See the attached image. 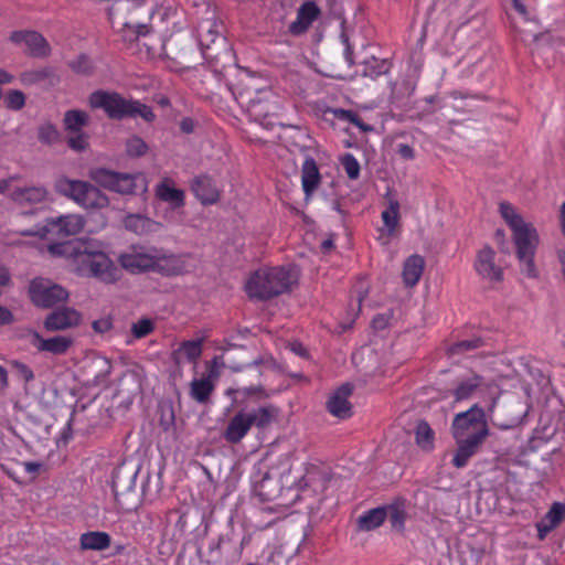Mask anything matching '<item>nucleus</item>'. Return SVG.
Here are the masks:
<instances>
[{
    "label": "nucleus",
    "mask_w": 565,
    "mask_h": 565,
    "mask_svg": "<svg viewBox=\"0 0 565 565\" xmlns=\"http://www.w3.org/2000/svg\"><path fill=\"white\" fill-rule=\"evenodd\" d=\"M332 477L331 468L319 459L303 465L302 473L292 476V462L289 455H281L273 465L259 484V495L271 501L279 497L282 489H296L306 494H320L327 490Z\"/></svg>",
    "instance_id": "obj_1"
},
{
    "label": "nucleus",
    "mask_w": 565,
    "mask_h": 565,
    "mask_svg": "<svg viewBox=\"0 0 565 565\" xmlns=\"http://www.w3.org/2000/svg\"><path fill=\"white\" fill-rule=\"evenodd\" d=\"M499 213L511 231L521 271L529 278H537L535 255L540 245V234L536 227L525 221L516 207L507 201L499 204Z\"/></svg>",
    "instance_id": "obj_2"
},
{
    "label": "nucleus",
    "mask_w": 565,
    "mask_h": 565,
    "mask_svg": "<svg viewBox=\"0 0 565 565\" xmlns=\"http://www.w3.org/2000/svg\"><path fill=\"white\" fill-rule=\"evenodd\" d=\"M114 29L122 33L126 41L137 40L149 33V24L153 10L143 0H118L108 11Z\"/></svg>",
    "instance_id": "obj_3"
},
{
    "label": "nucleus",
    "mask_w": 565,
    "mask_h": 565,
    "mask_svg": "<svg viewBox=\"0 0 565 565\" xmlns=\"http://www.w3.org/2000/svg\"><path fill=\"white\" fill-rule=\"evenodd\" d=\"M297 279L291 266L263 267L248 278L245 290L253 299L267 300L289 291Z\"/></svg>",
    "instance_id": "obj_4"
},
{
    "label": "nucleus",
    "mask_w": 565,
    "mask_h": 565,
    "mask_svg": "<svg viewBox=\"0 0 565 565\" xmlns=\"http://www.w3.org/2000/svg\"><path fill=\"white\" fill-rule=\"evenodd\" d=\"M74 271L87 278L113 285L121 278V270L97 242H85L76 256Z\"/></svg>",
    "instance_id": "obj_5"
},
{
    "label": "nucleus",
    "mask_w": 565,
    "mask_h": 565,
    "mask_svg": "<svg viewBox=\"0 0 565 565\" xmlns=\"http://www.w3.org/2000/svg\"><path fill=\"white\" fill-rule=\"evenodd\" d=\"M88 104L93 109H103L110 119L125 117H141L146 121L154 119L151 107L139 100L126 99L116 92L95 90L89 95Z\"/></svg>",
    "instance_id": "obj_6"
},
{
    "label": "nucleus",
    "mask_w": 565,
    "mask_h": 565,
    "mask_svg": "<svg viewBox=\"0 0 565 565\" xmlns=\"http://www.w3.org/2000/svg\"><path fill=\"white\" fill-rule=\"evenodd\" d=\"M278 414V408L271 404L252 409H241L230 418L222 436L230 444H238L247 436L253 426L265 429L277 419Z\"/></svg>",
    "instance_id": "obj_7"
},
{
    "label": "nucleus",
    "mask_w": 565,
    "mask_h": 565,
    "mask_svg": "<svg viewBox=\"0 0 565 565\" xmlns=\"http://www.w3.org/2000/svg\"><path fill=\"white\" fill-rule=\"evenodd\" d=\"M54 190L85 210H102L109 204L107 195L87 181L61 175L54 181Z\"/></svg>",
    "instance_id": "obj_8"
},
{
    "label": "nucleus",
    "mask_w": 565,
    "mask_h": 565,
    "mask_svg": "<svg viewBox=\"0 0 565 565\" xmlns=\"http://www.w3.org/2000/svg\"><path fill=\"white\" fill-rule=\"evenodd\" d=\"M156 247L132 245L118 257L120 266L130 274L152 271Z\"/></svg>",
    "instance_id": "obj_9"
},
{
    "label": "nucleus",
    "mask_w": 565,
    "mask_h": 565,
    "mask_svg": "<svg viewBox=\"0 0 565 565\" xmlns=\"http://www.w3.org/2000/svg\"><path fill=\"white\" fill-rule=\"evenodd\" d=\"M30 296L38 307L50 308L65 301L68 292L49 280L34 279L30 286Z\"/></svg>",
    "instance_id": "obj_10"
},
{
    "label": "nucleus",
    "mask_w": 565,
    "mask_h": 565,
    "mask_svg": "<svg viewBox=\"0 0 565 565\" xmlns=\"http://www.w3.org/2000/svg\"><path fill=\"white\" fill-rule=\"evenodd\" d=\"M85 225V220L78 214L62 215L56 218H52L49 222L50 228L42 227L40 231H23L22 235H39L45 237L47 232H55L63 236H72L78 234Z\"/></svg>",
    "instance_id": "obj_11"
},
{
    "label": "nucleus",
    "mask_w": 565,
    "mask_h": 565,
    "mask_svg": "<svg viewBox=\"0 0 565 565\" xmlns=\"http://www.w3.org/2000/svg\"><path fill=\"white\" fill-rule=\"evenodd\" d=\"M90 178L103 186L122 194L135 191V178L130 174L117 173L107 169H95Z\"/></svg>",
    "instance_id": "obj_12"
},
{
    "label": "nucleus",
    "mask_w": 565,
    "mask_h": 565,
    "mask_svg": "<svg viewBox=\"0 0 565 565\" xmlns=\"http://www.w3.org/2000/svg\"><path fill=\"white\" fill-rule=\"evenodd\" d=\"M484 417L486 413L478 404L472 405L466 412L457 414L452 423L455 438L457 440L466 438L468 434L472 433L470 429H475L479 425L482 426V429L486 428Z\"/></svg>",
    "instance_id": "obj_13"
},
{
    "label": "nucleus",
    "mask_w": 565,
    "mask_h": 565,
    "mask_svg": "<svg viewBox=\"0 0 565 565\" xmlns=\"http://www.w3.org/2000/svg\"><path fill=\"white\" fill-rule=\"evenodd\" d=\"M152 271L162 276L172 277L189 271L188 256L175 254H163L157 248Z\"/></svg>",
    "instance_id": "obj_14"
},
{
    "label": "nucleus",
    "mask_w": 565,
    "mask_h": 565,
    "mask_svg": "<svg viewBox=\"0 0 565 565\" xmlns=\"http://www.w3.org/2000/svg\"><path fill=\"white\" fill-rule=\"evenodd\" d=\"M81 313L70 307H62L50 312L44 319V329L49 332H57L77 327L81 323Z\"/></svg>",
    "instance_id": "obj_15"
},
{
    "label": "nucleus",
    "mask_w": 565,
    "mask_h": 565,
    "mask_svg": "<svg viewBox=\"0 0 565 565\" xmlns=\"http://www.w3.org/2000/svg\"><path fill=\"white\" fill-rule=\"evenodd\" d=\"M30 343L39 352H47L53 355H64L74 344V339L70 335L63 334L43 338L39 332L32 331Z\"/></svg>",
    "instance_id": "obj_16"
},
{
    "label": "nucleus",
    "mask_w": 565,
    "mask_h": 565,
    "mask_svg": "<svg viewBox=\"0 0 565 565\" xmlns=\"http://www.w3.org/2000/svg\"><path fill=\"white\" fill-rule=\"evenodd\" d=\"M488 435V429L483 428L480 430H475L471 434H468L466 438H460L457 440L458 448L452 458V465L456 468H463L469 459L476 454L478 447L481 445L486 436Z\"/></svg>",
    "instance_id": "obj_17"
},
{
    "label": "nucleus",
    "mask_w": 565,
    "mask_h": 565,
    "mask_svg": "<svg viewBox=\"0 0 565 565\" xmlns=\"http://www.w3.org/2000/svg\"><path fill=\"white\" fill-rule=\"evenodd\" d=\"M10 41L18 46H24L32 56H45L50 52L46 40L35 31H13Z\"/></svg>",
    "instance_id": "obj_18"
},
{
    "label": "nucleus",
    "mask_w": 565,
    "mask_h": 565,
    "mask_svg": "<svg viewBox=\"0 0 565 565\" xmlns=\"http://www.w3.org/2000/svg\"><path fill=\"white\" fill-rule=\"evenodd\" d=\"M494 258L495 252L490 246H484L477 254L475 269L483 279L500 281L503 277V271L495 264Z\"/></svg>",
    "instance_id": "obj_19"
},
{
    "label": "nucleus",
    "mask_w": 565,
    "mask_h": 565,
    "mask_svg": "<svg viewBox=\"0 0 565 565\" xmlns=\"http://www.w3.org/2000/svg\"><path fill=\"white\" fill-rule=\"evenodd\" d=\"M221 29L222 26L215 20L207 19L199 23V43L205 57H214L209 51L212 49V44H215L217 41H220L222 46H226L225 38L221 36Z\"/></svg>",
    "instance_id": "obj_20"
},
{
    "label": "nucleus",
    "mask_w": 565,
    "mask_h": 565,
    "mask_svg": "<svg viewBox=\"0 0 565 565\" xmlns=\"http://www.w3.org/2000/svg\"><path fill=\"white\" fill-rule=\"evenodd\" d=\"M352 390V385L345 383L330 395L327 402V408L331 415L341 419L348 418L352 415V407L349 402Z\"/></svg>",
    "instance_id": "obj_21"
},
{
    "label": "nucleus",
    "mask_w": 565,
    "mask_h": 565,
    "mask_svg": "<svg viewBox=\"0 0 565 565\" xmlns=\"http://www.w3.org/2000/svg\"><path fill=\"white\" fill-rule=\"evenodd\" d=\"M191 190L203 205L214 204L220 199V192L207 174L196 175L191 182Z\"/></svg>",
    "instance_id": "obj_22"
},
{
    "label": "nucleus",
    "mask_w": 565,
    "mask_h": 565,
    "mask_svg": "<svg viewBox=\"0 0 565 565\" xmlns=\"http://www.w3.org/2000/svg\"><path fill=\"white\" fill-rule=\"evenodd\" d=\"M156 196L169 203L172 209H180L185 204V192L175 186L171 178H163L154 188Z\"/></svg>",
    "instance_id": "obj_23"
},
{
    "label": "nucleus",
    "mask_w": 565,
    "mask_h": 565,
    "mask_svg": "<svg viewBox=\"0 0 565 565\" xmlns=\"http://www.w3.org/2000/svg\"><path fill=\"white\" fill-rule=\"evenodd\" d=\"M320 13L319 7L313 1L301 4L297 11V18L289 24V32L299 35L307 31Z\"/></svg>",
    "instance_id": "obj_24"
},
{
    "label": "nucleus",
    "mask_w": 565,
    "mask_h": 565,
    "mask_svg": "<svg viewBox=\"0 0 565 565\" xmlns=\"http://www.w3.org/2000/svg\"><path fill=\"white\" fill-rule=\"evenodd\" d=\"M564 518L565 504L554 502L543 519L536 523L539 540H544L551 531L561 524Z\"/></svg>",
    "instance_id": "obj_25"
},
{
    "label": "nucleus",
    "mask_w": 565,
    "mask_h": 565,
    "mask_svg": "<svg viewBox=\"0 0 565 565\" xmlns=\"http://www.w3.org/2000/svg\"><path fill=\"white\" fill-rule=\"evenodd\" d=\"M494 406H495V401L492 402L491 406L488 409V417L493 423V425H495L500 429H504V430L511 429V428H514V427L521 425L529 413V407L527 406L522 407L523 406L522 403L518 401L514 404H512L511 407L520 408L519 412L516 414H514L513 416H511L510 418L501 420L494 414Z\"/></svg>",
    "instance_id": "obj_26"
},
{
    "label": "nucleus",
    "mask_w": 565,
    "mask_h": 565,
    "mask_svg": "<svg viewBox=\"0 0 565 565\" xmlns=\"http://www.w3.org/2000/svg\"><path fill=\"white\" fill-rule=\"evenodd\" d=\"M425 268V260L422 256L415 254L409 256L403 266V281L407 287H414L418 284Z\"/></svg>",
    "instance_id": "obj_27"
},
{
    "label": "nucleus",
    "mask_w": 565,
    "mask_h": 565,
    "mask_svg": "<svg viewBox=\"0 0 565 565\" xmlns=\"http://www.w3.org/2000/svg\"><path fill=\"white\" fill-rule=\"evenodd\" d=\"M203 340L183 341L173 352V360L177 364L184 362L195 363L202 354Z\"/></svg>",
    "instance_id": "obj_28"
},
{
    "label": "nucleus",
    "mask_w": 565,
    "mask_h": 565,
    "mask_svg": "<svg viewBox=\"0 0 565 565\" xmlns=\"http://www.w3.org/2000/svg\"><path fill=\"white\" fill-rule=\"evenodd\" d=\"M301 183L303 192L309 196L317 190L320 183V173L317 162L313 158L308 157L302 163Z\"/></svg>",
    "instance_id": "obj_29"
},
{
    "label": "nucleus",
    "mask_w": 565,
    "mask_h": 565,
    "mask_svg": "<svg viewBox=\"0 0 565 565\" xmlns=\"http://www.w3.org/2000/svg\"><path fill=\"white\" fill-rule=\"evenodd\" d=\"M110 535L100 531H88L79 537V545L83 551H105L110 546Z\"/></svg>",
    "instance_id": "obj_30"
},
{
    "label": "nucleus",
    "mask_w": 565,
    "mask_h": 565,
    "mask_svg": "<svg viewBox=\"0 0 565 565\" xmlns=\"http://www.w3.org/2000/svg\"><path fill=\"white\" fill-rule=\"evenodd\" d=\"M47 191L42 185L18 188L13 190L11 198L19 204H38L46 200Z\"/></svg>",
    "instance_id": "obj_31"
},
{
    "label": "nucleus",
    "mask_w": 565,
    "mask_h": 565,
    "mask_svg": "<svg viewBox=\"0 0 565 565\" xmlns=\"http://www.w3.org/2000/svg\"><path fill=\"white\" fill-rule=\"evenodd\" d=\"M214 388L215 384L211 374L201 379H193L190 383V396L195 402L205 404L210 401Z\"/></svg>",
    "instance_id": "obj_32"
},
{
    "label": "nucleus",
    "mask_w": 565,
    "mask_h": 565,
    "mask_svg": "<svg viewBox=\"0 0 565 565\" xmlns=\"http://www.w3.org/2000/svg\"><path fill=\"white\" fill-rule=\"evenodd\" d=\"M125 227L138 235H145L158 231L160 224L141 214H130L124 220Z\"/></svg>",
    "instance_id": "obj_33"
},
{
    "label": "nucleus",
    "mask_w": 565,
    "mask_h": 565,
    "mask_svg": "<svg viewBox=\"0 0 565 565\" xmlns=\"http://www.w3.org/2000/svg\"><path fill=\"white\" fill-rule=\"evenodd\" d=\"M387 516L386 508L379 507L375 509H371L367 512L363 513L358 519L359 529L362 531H372L379 527L385 521Z\"/></svg>",
    "instance_id": "obj_34"
},
{
    "label": "nucleus",
    "mask_w": 565,
    "mask_h": 565,
    "mask_svg": "<svg viewBox=\"0 0 565 565\" xmlns=\"http://www.w3.org/2000/svg\"><path fill=\"white\" fill-rule=\"evenodd\" d=\"M483 384V379L480 375L472 374L458 383L454 390V396L458 402L468 399Z\"/></svg>",
    "instance_id": "obj_35"
},
{
    "label": "nucleus",
    "mask_w": 565,
    "mask_h": 565,
    "mask_svg": "<svg viewBox=\"0 0 565 565\" xmlns=\"http://www.w3.org/2000/svg\"><path fill=\"white\" fill-rule=\"evenodd\" d=\"M85 242H63L49 245V252L54 256H65L71 259L73 270L76 267V256Z\"/></svg>",
    "instance_id": "obj_36"
},
{
    "label": "nucleus",
    "mask_w": 565,
    "mask_h": 565,
    "mask_svg": "<svg viewBox=\"0 0 565 565\" xmlns=\"http://www.w3.org/2000/svg\"><path fill=\"white\" fill-rule=\"evenodd\" d=\"M89 116L86 111L72 109L64 115L65 129L72 132H79L87 125Z\"/></svg>",
    "instance_id": "obj_37"
},
{
    "label": "nucleus",
    "mask_w": 565,
    "mask_h": 565,
    "mask_svg": "<svg viewBox=\"0 0 565 565\" xmlns=\"http://www.w3.org/2000/svg\"><path fill=\"white\" fill-rule=\"evenodd\" d=\"M416 444L425 451H430L434 448L435 434L429 424L420 420L415 430Z\"/></svg>",
    "instance_id": "obj_38"
},
{
    "label": "nucleus",
    "mask_w": 565,
    "mask_h": 565,
    "mask_svg": "<svg viewBox=\"0 0 565 565\" xmlns=\"http://www.w3.org/2000/svg\"><path fill=\"white\" fill-rule=\"evenodd\" d=\"M398 213L399 203L396 200H391L387 209L382 212V220L388 234H392L398 224Z\"/></svg>",
    "instance_id": "obj_39"
},
{
    "label": "nucleus",
    "mask_w": 565,
    "mask_h": 565,
    "mask_svg": "<svg viewBox=\"0 0 565 565\" xmlns=\"http://www.w3.org/2000/svg\"><path fill=\"white\" fill-rule=\"evenodd\" d=\"M390 65L385 60H377L372 57L371 60L365 61L363 75L376 78L388 72Z\"/></svg>",
    "instance_id": "obj_40"
},
{
    "label": "nucleus",
    "mask_w": 565,
    "mask_h": 565,
    "mask_svg": "<svg viewBox=\"0 0 565 565\" xmlns=\"http://www.w3.org/2000/svg\"><path fill=\"white\" fill-rule=\"evenodd\" d=\"M137 476H138V470L132 471L128 476L127 486L124 487L121 484L122 483L121 482L122 481L121 480V470L120 469L115 470L113 473V481H111V487H113V491H114L115 495H118L121 488H124V490H127V491L134 490Z\"/></svg>",
    "instance_id": "obj_41"
},
{
    "label": "nucleus",
    "mask_w": 565,
    "mask_h": 565,
    "mask_svg": "<svg viewBox=\"0 0 565 565\" xmlns=\"http://www.w3.org/2000/svg\"><path fill=\"white\" fill-rule=\"evenodd\" d=\"M339 118H341L342 120H345V121L350 122L351 125L355 126L362 132H370V131L374 130L373 126H371L369 124H365L361 119V117L356 113H354L352 110L340 109L339 110Z\"/></svg>",
    "instance_id": "obj_42"
},
{
    "label": "nucleus",
    "mask_w": 565,
    "mask_h": 565,
    "mask_svg": "<svg viewBox=\"0 0 565 565\" xmlns=\"http://www.w3.org/2000/svg\"><path fill=\"white\" fill-rule=\"evenodd\" d=\"M126 151L129 157H141L148 151V145L138 136H132L126 141Z\"/></svg>",
    "instance_id": "obj_43"
},
{
    "label": "nucleus",
    "mask_w": 565,
    "mask_h": 565,
    "mask_svg": "<svg viewBox=\"0 0 565 565\" xmlns=\"http://www.w3.org/2000/svg\"><path fill=\"white\" fill-rule=\"evenodd\" d=\"M4 104L8 109L20 110L25 105V95L18 89L9 90L4 97Z\"/></svg>",
    "instance_id": "obj_44"
},
{
    "label": "nucleus",
    "mask_w": 565,
    "mask_h": 565,
    "mask_svg": "<svg viewBox=\"0 0 565 565\" xmlns=\"http://www.w3.org/2000/svg\"><path fill=\"white\" fill-rule=\"evenodd\" d=\"M58 131L51 124H44L39 128L38 138L42 143L53 145L58 140Z\"/></svg>",
    "instance_id": "obj_45"
},
{
    "label": "nucleus",
    "mask_w": 565,
    "mask_h": 565,
    "mask_svg": "<svg viewBox=\"0 0 565 565\" xmlns=\"http://www.w3.org/2000/svg\"><path fill=\"white\" fill-rule=\"evenodd\" d=\"M153 322L148 318H142L131 326V333L135 339L147 337L153 331Z\"/></svg>",
    "instance_id": "obj_46"
},
{
    "label": "nucleus",
    "mask_w": 565,
    "mask_h": 565,
    "mask_svg": "<svg viewBox=\"0 0 565 565\" xmlns=\"http://www.w3.org/2000/svg\"><path fill=\"white\" fill-rule=\"evenodd\" d=\"M11 367H12L14 374L20 380L24 381L25 383H30L34 380V373L28 364H25L21 361L14 360L11 362Z\"/></svg>",
    "instance_id": "obj_47"
},
{
    "label": "nucleus",
    "mask_w": 565,
    "mask_h": 565,
    "mask_svg": "<svg viewBox=\"0 0 565 565\" xmlns=\"http://www.w3.org/2000/svg\"><path fill=\"white\" fill-rule=\"evenodd\" d=\"M342 166L345 170V173L348 174V177L351 180H355L359 178L360 164L353 154H351V153L344 154V157L342 158Z\"/></svg>",
    "instance_id": "obj_48"
},
{
    "label": "nucleus",
    "mask_w": 565,
    "mask_h": 565,
    "mask_svg": "<svg viewBox=\"0 0 565 565\" xmlns=\"http://www.w3.org/2000/svg\"><path fill=\"white\" fill-rule=\"evenodd\" d=\"M387 516L392 526L395 529H402L404 526L405 513L399 505H390L386 508Z\"/></svg>",
    "instance_id": "obj_49"
},
{
    "label": "nucleus",
    "mask_w": 565,
    "mask_h": 565,
    "mask_svg": "<svg viewBox=\"0 0 565 565\" xmlns=\"http://www.w3.org/2000/svg\"><path fill=\"white\" fill-rule=\"evenodd\" d=\"M72 68L79 74L88 75L93 72L94 65L87 55L77 56L72 63Z\"/></svg>",
    "instance_id": "obj_50"
},
{
    "label": "nucleus",
    "mask_w": 565,
    "mask_h": 565,
    "mask_svg": "<svg viewBox=\"0 0 565 565\" xmlns=\"http://www.w3.org/2000/svg\"><path fill=\"white\" fill-rule=\"evenodd\" d=\"M480 344H481V340L479 338L462 340V341H459V342L455 343L454 345H451L450 352L452 354H456V353L470 351V350L479 348Z\"/></svg>",
    "instance_id": "obj_51"
},
{
    "label": "nucleus",
    "mask_w": 565,
    "mask_h": 565,
    "mask_svg": "<svg viewBox=\"0 0 565 565\" xmlns=\"http://www.w3.org/2000/svg\"><path fill=\"white\" fill-rule=\"evenodd\" d=\"M47 77V72L45 70H35L28 71L21 75V81L23 84L32 85L39 83Z\"/></svg>",
    "instance_id": "obj_52"
},
{
    "label": "nucleus",
    "mask_w": 565,
    "mask_h": 565,
    "mask_svg": "<svg viewBox=\"0 0 565 565\" xmlns=\"http://www.w3.org/2000/svg\"><path fill=\"white\" fill-rule=\"evenodd\" d=\"M74 136H71L67 140L70 148L75 151H83L88 147L87 136L79 131L74 132Z\"/></svg>",
    "instance_id": "obj_53"
},
{
    "label": "nucleus",
    "mask_w": 565,
    "mask_h": 565,
    "mask_svg": "<svg viewBox=\"0 0 565 565\" xmlns=\"http://www.w3.org/2000/svg\"><path fill=\"white\" fill-rule=\"evenodd\" d=\"M264 392L262 386H244V387H237L235 390H228L227 394L235 393L236 395H242L245 397L253 396V395H262Z\"/></svg>",
    "instance_id": "obj_54"
},
{
    "label": "nucleus",
    "mask_w": 565,
    "mask_h": 565,
    "mask_svg": "<svg viewBox=\"0 0 565 565\" xmlns=\"http://www.w3.org/2000/svg\"><path fill=\"white\" fill-rule=\"evenodd\" d=\"M249 110L254 116H267L271 107L269 105H263L260 100H250Z\"/></svg>",
    "instance_id": "obj_55"
},
{
    "label": "nucleus",
    "mask_w": 565,
    "mask_h": 565,
    "mask_svg": "<svg viewBox=\"0 0 565 565\" xmlns=\"http://www.w3.org/2000/svg\"><path fill=\"white\" fill-rule=\"evenodd\" d=\"M92 327H93L94 331L97 333H106L113 328V323H111L110 319L103 318V319L95 320L92 323Z\"/></svg>",
    "instance_id": "obj_56"
},
{
    "label": "nucleus",
    "mask_w": 565,
    "mask_h": 565,
    "mask_svg": "<svg viewBox=\"0 0 565 565\" xmlns=\"http://www.w3.org/2000/svg\"><path fill=\"white\" fill-rule=\"evenodd\" d=\"M396 152L401 156V158L405 160H413L415 158V151L413 147L407 143H398Z\"/></svg>",
    "instance_id": "obj_57"
},
{
    "label": "nucleus",
    "mask_w": 565,
    "mask_h": 565,
    "mask_svg": "<svg viewBox=\"0 0 565 565\" xmlns=\"http://www.w3.org/2000/svg\"><path fill=\"white\" fill-rule=\"evenodd\" d=\"M13 320V313L8 308L0 305V326L10 324Z\"/></svg>",
    "instance_id": "obj_58"
},
{
    "label": "nucleus",
    "mask_w": 565,
    "mask_h": 565,
    "mask_svg": "<svg viewBox=\"0 0 565 565\" xmlns=\"http://www.w3.org/2000/svg\"><path fill=\"white\" fill-rule=\"evenodd\" d=\"M8 387V372L0 365V392Z\"/></svg>",
    "instance_id": "obj_59"
},
{
    "label": "nucleus",
    "mask_w": 565,
    "mask_h": 565,
    "mask_svg": "<svg viewBox=\"0 0 565 565\" xmlns=\"http://www.w3.org/2000/svg\"><path fill=\"white\" fill-rule=\"evenodd\" d=\"M372 324L375 329H383L387 324V319L382 315L376 316L373 319Z\"/></svg>",
    "instance_id": "obj_60"
},
{
    "label": "nucleus",
    "mask_w": 565,
    "mask_h": 565,
    "mask_svg": "<svg viewBox=\"0 0 565 565\" xmlns=\"http://www.w3.org/2000/svg\"><path fill=\"white\" fill-rule=\"evenodd\" d=\"M559 227L565 238V202H563L559 207Z\"/></svg>",
    "instance_id": "obj_61"
},
{
    "label": "nucleus",
    "mask_w": 565,
    "mask_h": 565,
    "mask_svg": "<svg viewBox=\"0 0 565 565\" xmlns=\"http://www.w3.org/2000/svg\"><path fill=\"white\" fill-rule=\"evenodd\" d=\"M513 8L521 14V15H527V10L522 0H512Z\"/></svg>",
    "instance_id": "obj_62"
},
{
    "label": "nucleus",
    "mask_w": 565,
    "mask_h": 565,
    "mask_svg": "<svg viewBox=\"0 0 565 565\" xmlns=\"http://www.w3.org/2000/svg\"><path fill=\"white\" fill-rule=\"evenodd\" d=\"M12 81H13V75H11L7 71L0 68V85L1 84H9Z\"/></svg>",
    "instance_id": "obj_63"
},
{
    "label": "nucleus",
    "mask_w": 565,
    "mask_h": 565,
    "mask_svg": "<svg viewBox=\"0 0 565 565\" xmlns=\"http://www.w3.org/2000/svg\"><path fill=\"white\" fill-rule=\"evenodd\" d=\"M181 129H182V131L188 132V134L192 132L193 121L190 118H184L181 121Z\"/></svg>",
    "instance_id": "obj_64"
}]
</instances>
